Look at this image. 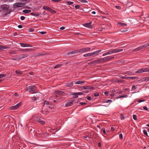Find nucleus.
Here are the masks:
<instances>
[{
	"mask_svg": "<svg viewBox=\"0 0 149 149\" xmlns=\"http://www.w3.org/2000/svg\"><path fill=\"white\" fill-rule=\"evenodd\" d=\"M26 4L25 3H16L13 5V6L14 8H17L22 7Z\"/></svg>",
	"mask_w": 149,
	"mask_h": 149,
	"instance_id": "4",
	"label": "nucleus"
},
{
	"mask_svg": "<svg viewBox=\"0 0 149 149\" xmlns=\"http://www.w3.org/2000/svg\"><path fill=\"white\" fill-rule=\"evenodd\" d=\"M119 139H122L123 138V134H120L119 135Z\"/></svg>",
	"mask_w": 149,
	"mask_h": 149,
	"instance_id": "51",
	"label": "nucleus"
},
{
	"mask_svg": "<svg viewBox=\"0 0 149 149\" xmlns=\"http://www.w3.org/2000/svg\"><path fill=\"white\" fill-rule=\"evenodd\" d=\"M114 58V56H111L104 57L103 58V59H104V62H105L110 61Z\"/></svg>",
	"mask_w": 149,
	"mask_h": 149,
	"instance_id": "10",
	"label": "nucleus"
},
{
	"mask_svg": "<svg viewBox=\"0 0 149 149\" xmlns=\"http://www.w3.org/2000/svg\"><path fill=\"white\" fill-rule=\"evenodd\" d=\"M115 7L117 9L119 10H120L121 9V7L119 6H116Z\"/></svg>",
	"mask_w": 149,
	"mask_h": 149,
	"instance_id": "57",
	"label": "nucleus"
},
{
	"mask_svg": "<svg viewBox=\"0 0 149 149\" xmlns=\"http://www.w3.org/2000/svg\"><path fill=\"white\" fill-rule=\"evenodd\" d=\"M19 50L23 52H29L34 51V50L33 49H20Z\"/></svg>",
	"mask_w": 149,
	"mask_h": 149,
	"instance_id": "11",
	"label": "nucleus"
},
{
	"mask_svg": "<svg viewBox=\"0 0 149 149\" xmlns=\"http://www.w3.org/2000/svg\"><path fill=\"white\" fill-rule=\"evenodd\" d=\"M81 106L84 105H86L87 104L86 103L81 102L79 103Z\"/></svg>",
	"mask_w": 149,
	"mask_h": 149,
	"instance_id": "54",
	"label": "nucleus"
},
{
	"mask_svg": "<svg viewBox=\"0 0 149 149\" xmlns=\"http://www.w3.org/2000/svg\"><path fill=\"white\" fill-rule=\"evenodd\" d=\"M73 86V82H71L66 84V86L68 87H71Z\"/></svg>",
	"mask_w": 149,
	"mask_h": 149,
	"instance_id": "22",
	"label": "nucleus"
},
{
	"mask_svg": "<svg viewBox=\"0 0 149 149\" xmlns=\"http://www.w3.org/2000/svg\"><path fill=\"white\" fill-rule=\"evenodd\" d=\"M29 31L31 32H33L34 31V29L33 28H30L29 29Z\"/></svg>",
	"mask_w": 149,
	"mask_h": 149,
	"instance_id": "60",
	"label": "nucleus"
},
{
	"mask_svg": "<svg viewBox=\"0 0 149 149\" xmlns=\"http://www.w3.org/2000/svg\"><path fill=\"white\" fill-rule=\"evenodd\" d=\"M136 86L135 85H133L132 87V89L133 90H134L136 89Z\"/></svg>",
	"mask_w": 149,
	"mask_h": 149,
	"instance_id": "62",
	"label": "nucleus"
},
{
	"mask_svg": "<svg viewBox=\"0 0 149 149\" xmlns=\"http://www.w3.org/2000/svg\"><path fill=\"white\" fill-rule=\"evenodd\" d=\"M73 54V51L68 52H67V54L68 55L71 54Z\"/></svg>",
	"mask_w": 149,
	"mask_h": 149,
	"instance_id": "59",
	"label": "nucleus"
},
{
	"mask_svg": "<svg viewBox=\"0 0 149 149\" xmlns=\"http://www.w3.org/2000/svg\"><path fill=\"white\" fill-rule=\"evenodd\" d=\"M74 7L76 9L81 8L80 6L79 5H76Z\"/></svg>",
	"mask_w": 149,
	"mask_h": 149,
	"instance_id": "42",
	"label": "nucleus"
},
{
	"mask_svg": "<svg viewBox=\"0 0 149 149\" xmlns=\"http://www.w3.org/2000/svg\"><path fill=\"white\" fill-rule=\"evenodd\" d=\"M31 11V10H30L25 9L22 10V12H24V13L26 14L30 13Z\"/></svg>",
	"mask_w": 149,
	"mask_h": 149,
	"instance_id": "25",
	"label": "nucleus"
},
{
	"mask_svg": "<svg viewBox=\"0 0 149 149\" xmlns=\"http://www.w3.org/2000/svg\"><path fill=\"white\" fill-rule=\"evenodd\" d=\"M145 72H149V68H143L136 71V73H141Z\"/></svg>",
	"mask_w": 149,
	"mask_h": 149,
	"instance_id": "3",
	"label": "nucleus"
},
{
	"mask_svg": "<svg viewBox=\"0 0 149 149\" xmlns=\"http://www.w3.org/2000/svg\"><path fill=\"white\" fill-rule=\"evenodd\" d=\"M84 93V92H79L78 93H73L71 92V93L70 95H74L73 96V98H77L78 97V96H77L78 95H82Z\"/></svg>",
	"mask_w": 149,
	"mask_h": 149,
	"instance_id": "6",
	"label": "nucleus"
},
{
	"mask_svg": "<svg viewBox=\"0 0 149 149\" xmlns=\"http://www.w3.org/2000/svg\"><path fill=\"white\" fill-rule=\"evenodd\" d=\"M31 98L33 99L32 100L33 102H34L36 101L37 100V98L36 97H35V96H33V97H31Z\"/></svg>",
	"mask_w": 149,
	"mask_h": 149,
	"instance_id": "43",
	"label": "nucleus"
},
{
	"mask_svg": "<svg viewBox=\"0 0 149 149\" xmlns=\"http://www.w3.org/2000/svg\"><path fill=\"white\" fill-rule=\"evenodd\" d=\"M41 14H42L41 13H36V14L35 16H39Z\"/></svg>",
	"mask_w": 149,
	"mask_h": 149,
	"instance_id": "61",
	"label": "nucleus"
},
{
	"mask_svg": "<svg viewBox=\"0 0 149 149\" xmlns=\"http://www.w3.org/2000/svg\"><path fill=\"white\" fill-rule=\"evenodd\" d=\"M86 98L89 101L91 100V97L88 96H87L86 97Z\"/></svg>",
	"mask_w": 149,
	"mask_h": 149,
	"instance_id": "56",
	"label": "nucleus"
},
{
	"mask_svg": "<svg viewBox=\"0 0 149 149\" xmlns=\"http://www.w3.org/2000/svg\"><path fill=\"white\" fill-rule=\"evenodd\" d=\"M25 19V17L23 16H22L20 17V19L21 20H23Z\"/></svg>",
	"mask_w": 149,
	"mask_h": 149,
	"instance_id": "63",
	"label": "nucleus"
},
{
	"mask_svg": "<svg viewBox=\"0 0 149 149\" xmlns=\"http://www.w3.org/2000/svg\"><path fill=\"white\" fill-rule=\"evenodd\" d=\"M91 49V48L86 47L81 48L79 49V53H83L89 51Z\"/></svg>",
	"mask_w": 149,
	"mask_h": 149,
	"instance_id": "7",
	"label": "nucleus"
},
{
	"mask_svg": "<svg viewBox=\"0 0 149 149\" xmlns=\"http://www.w3.org/2000/svg\"><path fill=\"white\" fill-rule=\"evenodd\" d=\"M101 131H102L103 133L104 134H106V132L105 130V129L104 128H103L101 130Z\"/></svg>",
	"mask_w": 149,
	"mask_h": 149,
	"instance_id": "45",
	"label": "nucleus"
},
{
	"mask_svg": "<svg viewBox=\"0 0 149 149\" xmlns=\"http://www.w3.org/2000/svg\"><path fill=\"white\" fill-rule=\"evenodd\" d=\"M27 90L31 93H36L38 91L37 87L32 86H29L28 87Z\"/></svg>",
	"mask_w": 149,
	"mask_h": 149,
	"instance_id": "2",
	"label": "nucleus"
},
{
	"mask_svg": "<svg viewBox=\"0 0 149 149\" xmlns=\"http://www.w3.org/2000/svg\"><path fill=\"white\" fill-rule=\"evenodd\" d=\"M29 56V55L28 54H21L20 56H18L17 57V59L19 61L21 60L22 59L27 57Z\"/></svg>",
	"mask_w": 149,
	"mask_h": 149,
	"instance_id": "5",
	"label": "nucleus"
},
{
	"mask_svg": "<svg viewBox=\"0 0 149 149\" xmlns=\"http://www.w3.org/2000/svg\"><path fill=\"white\" fill-rule=\"evenodd\" d=\"M15 72L16 74L20 75H22L23 74L21 72L18 70L15 71Z\"/></svg>",
	"mask_w": 149,
	"mask_h": 149,
	"instance_id": "33",
	"label": "nucleus"
},
{
	"mask_svg": "<svg viewBox=\"0 0 149 149\" xmlns=\"http://www.w3.org/2000/svg\"><path fill=\"white\" fill-rule=\"evenodd\" d=\"M6 76V74H0V78H1L3 77Z\"/></svg>",
	"mask_w": 149,
	"mask_h": 149,
	"instance_id": "49",
	"label": "nucleus"
},
{
	"mask_svg": "<svg viewBox=\"0 0 149 149\" xmlns=\"http://www.w3.org/2000/svg\"><path fill=\"white\" fill-rule=\"evenodd\" d=\"M17 106H16V105L15 106H11L10 107V109H12V110L17 109H18V108L17 107Z\"/></svg>",
	"mask_w": 149,
	"mask_h": 149,
	"instance_id": "26",
	"label": "nucleus"
},
{
	"mask_svg": "<svg viewBox=\"0 0 149 149\" xmlns=\"http://www.w3.org/2000/svg\"><path fill=\"white\" fill-rule=\"evenodd\" d=\"M143 133L145 135H146L147 136L149 137V135H148L146 130H143Z\"/></svg>",
	"mask_w": 149,
	"mask_h": 149,
	"instance_id": "41",
	"label": "nucleus"
},
{
	"mask_svg": "<svg viewBox=\"0 0 149 149\" xmlns=\"http://www.w3.org/2000/svg\"><path fill=\"white\" fill-rule=\"evenodd\" d=\"M45 54L43 53H38L36 54H35V56H42L44 55Z\"/></svg>",
	"mask_w": 149,
	"mask_h": 149,
	"instance_id": "40",
	"label": "nucleus"
},
{
	"mask_svg": "<svg viewBox=\"0 0 149 149\" xmlns=\"http://www.w3.org/2000/svg\"><path fill=\"white\" fill-rule=\"evenodd\" d=\"M22 104V102H20L18 103V104H16V105L17 106V107L18 108L20 107V106Z\"/></svg>",
	"mask_w": 149,
	"mask_h": 149,
	"instance_id": "46",
	"label": "nucleus"
},
{
	"mask_svg": "<svg viewBox=\"0 0 149 149\" xmlns=\"http://www.w3.org/2000/svg\"><path fill=\"white\" fill-rule=\"evenodd\" d=\"M34 96L35 97H36L37 99L39 97V95L38 93L37 94H36Z\"/></svg>",
	"mask_w": 149,
	"mask_h": 149,
	"instance_id": "58",
	"label": "nucleus"
},
{
	"mask_svg": "<svg viewBox=\"0 0 149 149\" xmlns=\"http://www.w3.org/2000/svg\"><path fill=\"white\" fill-rule=\"evenodd\" d=\"M74 101V100L70 99L68 100L66 103L65 104V106L68 107L72 105L73 104V102Z\"/></svg>",
	"mask_w": 149,
	"mask_h": 149,
	"instance_id": "9",
	"label": "nucleus"
},
{
	"mask_svg": "<svg viewBox=\"0 0 149 149\" xmlns=\"http://www.w3.org/2000/svg\"><path fill=\"white\" fill-rule=\"evenodd\" d=\"M133 118L134 120H137V117L136 115H133Z\"/></svg>",
	"mask_w": 149,
	"mask_h": 149,
	"instance_id": "47",
	"label": "nucleus"
},
{
	"mask_svg": "<svg viewBox=\"0 0 149 149\" xmlns=\"http://www.w3.org/2000/svg\"><path fill=\"white\" fill-rule=\"evenodd\" d=\"M49 102H48V101H47L46 100H45L44 102L43 106L44 107L45 105H49Z\"/></svg>",
	"mask_w": 149,
	"mask_h": 149,
	"instance_id": "29",
	"label": "nucleus"
},
{
	"mask_svg": "<svg viewBox=\"0 0 149 149\" xmlns=\"http://www.w3.org/2000/svg\"><path fill=\"white\" fill-rule=\"evenodd\" d=\"M120 117L121 118V119L122 120H123L125 118V117H124V115L122 114H120Z\"/></svg>",
	"mask_w": 149,
	"mask_h": 149,
	"instance_id": "48",
	"label": "nucleus"
},
{
	"mask_svg": "<svg viewBox=\"0 0 149 149\" xmlns=\"http://www.w3.org/2000/svg\"><path fill=\"white\" fill-rule=\"evenodd\" d=\"M96 64H98L100 63H103L104 62L103 58H100V59L95 60Z\"/></svg>",
	"mask_w": 149,
	"mask_h": 149,
	"instance_id": "15",
	"label": "nucleus"
},
{
	"mask_svg": "<svg viewBox=\"0 0 149 149\" xmlns=\"http://www.w3.org/2000/svg\"><path fill=\"white\" fill-rule=\"evenodd\" d=\"M62 65H63L62 64H58V65H56L54 67V69H56V68H59V67H61Z\"/></svg>",
	"mask_w": 149,
	"mask_h": 149,
	"instance_id": "36",
	"label": "nucleus"
},
{
	"mask_svg": "<svg viewBox=\"0 0 149 149\" xmlns=\"http://www.w3.org/2000/svg\"><path fill=\"white\" fill-rule=\"evenodd\" d=\"M36 121L42 125H44L45 124V122L40 119Z\"/></svg>",
	"mask_w": 149,
	"mask_h": 149,
	"instance_id": "16",
	"label": "nucleus"
},
{
	"mask_svg": "<svg viewBox=\"0 0 149 149\" xmlns=\"http://www.w3.org/2000/svg\"><path fill=\"white\" fill-rule=\"evenodd\" d=\"M7 47L6 46L0 45V50H2L3 49H6Z\"/></svg>",
	"mask_w": 149,
	"mask_h": 149,
	"instance_id": "30",
	"label": "nucleus"
},
{
	"mask_svg": "<svg viewBox=\"0 0 149 149\" xmlns=\"http://www.w3.org/2000/svg\"><path fill=\"white\" fill-rule=\"evenodd\" d=\"M101 51V50H98L96 51L95 52H92V53L93 56L94 55H97V54H98Z\"/></svg>",
	"mask_w": 149,
	"mask_h": 149,
	"instance_id": "27",
	"label": "nucleus"
},
{
	"mask_svg": "<svg viewBox=\"0 0 149 149\" xmlns=\"http://www.w3.org/2000/svg\"><path fill=\"white\" fill-rule=\"evenodd\" d=\"M96 64H96L95 60H93L89 63H88V65H90L92 64V65H93V66H95Z\"/></svg>",
	"mask_w": 149,
	"mask_h": 149,
	"instance_id": "17",
	"label": "nucleus"
},
{
	"mask_svg": "<svg viewBox=\"0 0 149 149\" xmlns=\"http://www.w3.org/2000/svg\"><path fill=\"white\" fill-rule=\"evenodd\" d=\"M138 81H146V77H143V78H141V79L138 80Z\"/></svg>",
	"mask_w": 149,
	"mask_h": 149,
	"instance_id": "44",
	"label": "nucleus"
},
{
	"mask_svg": "<svg viewBox=\"0 0 149 149\" xmlns=\"http://www.w3.org/2000/svg\"><path fill=\"white\" fill-rule=\"evenodd\" d=\"M48 11H49L50 13H56V12L55 10H53L50 7L49 8Z\"/></svg>",
	"mask_w": 149,
	"mask_h": 149,
	"instance_id": "23",
	"label": "nucleus"
},
{
	"mask_svg": "<svg viewBox=\"0 0 149 149\" xmlns=\"http://www.w3.org/2000/svg\"><path fill=\"white\" fill-rule=\"evenodd\" d=\"M55 93L58 95H63L64 92L63 91L56 90L55 91Z\"/></svg>",
	"mask_w": 149,
	"mask_h": 149,
	"instance_id": "20",
	"label": "nucleus"
},
{
	"mask_svg": "<svg viewBox=\"0 0 149 149\" xmlns=\"http://www.w3.org/2000/svg\"><path fill=\"white\" fill-rule=\"evenodd\" d=\"M9 53L10 54H17V52L13 50L12 51H10L9 52Z\"/></svg>",
	"mask_w": 149,
	"mask_h": 149,
	"instance_id": "28",
	"label": "nucleus"
},
{
	"mask_svg": "<svg viewBox=\"0 0 149 149\" xmlns=\"http://www.w3.org/2000/svg\"><path fill=\"white\" fill-rule=\"evenodd\" d=\"M138 79V77H128V79H131L132 80L135 79Z\"/></svg>",
	"mask_w": 149,
	"mask_h": 149,
	"instance_id": "35",
	"label": "nucleus"
},
{
	"mask_svg": "<svg viewBox=\"0 0 149 149\" xmlns=\"http://www.w3.org/2000/svg\"><path fill=\"white\" fill-rule=\"evenodd\" d=\"M114 53V51H113V49H112L111 50H110L104 54H103L102 56H106L107 55L111 54L113 53Z\"/></svg>",
	"mask_w": 149,
	"mask_h": 149,
	"instance_id": "14",
	"label": "nucleus"
},
{
	"mask_svg": "<svg viewBox=\"0 0 149 149\" xmlns=\"http://www.w3.org/2000/svg\"><path fill=\"white\" fill-rule=\"evenodd\" d=\"M20 45L22 47H32V45H30L29 44L20 43H19Z\"/></svg>",
	"mask_w": 149,
	"mask_h": 149,
	"instance_id": "13",
	"label": "nucleus"
},
{
	"mask_svg": "<svg viewBox=\"0 0 149 149\" xmlns=\"http://www.w3.org/2000/svg\"><path fill=\"white\" fill-rule=\"evenodd\" d=\"M9 6L7 4H4L1 5L0 8L5 13L4 14L5 16L7 15L12 12L11 9H9Z\"/></svg>",
	"mask_w": 149,
	"mask_h": 149,
	"instance_id": "1",
	"label": "nucleus"
},
{
	"mask_svg": "<svg viewBox=\"0 0 149 149\" xmlns=\"http://www.w3.org/2000/svg\"><path fill=\"white\" fill-rule=\"evenodd\" d=\"M79 88L81 90L83 89H94V87L90 86H80Z\"/></svg>",
	"mask_w": 149,
	"mask_h": 149,
	"instance_id": "8",
	"label": "nucleus"
},
{
	"mask_svg": "<svg viewBox=\"0 0 149 149\" xmlns=\"http://www.w3.org/2000/svg\"><path fill=\"white\" fill-rule=\"evenodd\" d=\"M123 50V49H113V51H114V53L120 52L122 51Z\"/></svg>",
	"mask_w": 149,
	"mask_h": 149,
	"instance_id": "18",
	"label": "nucleus"
},
{
	"mask_svg": "<svg viewBox=\"0 0 149 149\" xmlns=\"http://www.w3.org/2000/svg\"><path fill=\"white\" fill-rule=\"evenodd\" d=\"M104 94L106 96H108L109 94V92L106 91L104 93Z\"/></svg>",
	"mask_w": 149,
	"mask_h": 149,
	"instance_id": "64",
	"label": "nucleus"
},
{
	"mask_svg": "<svg viewBox=\"0 0 149 149\" xmlns=\"http://www.w3.org/2000/svg\"><path fill=\"white\" fill-rule=\"evenodd\" d=\"M148 46V43H147L145 45L141 46H140V47L141 48V49H144V48L147 47Z\"/></svg>",
	"mask_w": 149,
	"mask_h": 149,
	"instance_id": "21",
	"label": "nucleus"
},
{
	"mask_svg": "<svg viewBox=\"0 0 149 149\" xmlns=\"http://www.w3.org/2000/svg\"><path fill=\"white\" fill-rule=\"evenodd\" d=\"M128 96L127 95H119L118 97V98H124V97H127Z\"/></svg>",
	"mask_w": 149,
	"mask_h": 149,
	"instance_id": "37",
	"label": "nucleus"
},
{
	"mask_svg": "<svg viewBox=\"0 0 149 149\" xmlns=\"http://www.w3.org/2000/svg\"><path fill=\"white\" fill-rule=\"evenodd\" d=\"M49 7L47 6H42V9L48 11Z\"/></svg>",
	"mask_w": 149,
	"mask_h": 149,
	"instance_id": "32",
	"label": "nucleus"
},
{
	"mask_svg": "<svg viewBox=\"0 0 149 149\" xmlns=\"http://www.w3.org/2000/svg\"><path fill=\"white\" fill-rule=\"evenodd\" d=\"M67 3L68 5H70L73 3V2L70 1H68L67 2Z\"/></svg>",
	"mask_w": 149,
	"mask_h": 149,
	"instance_id": "50",
	"label": "nucleus"
},
{
	"mask_svg": "<svg viewBox=\"0 0 149 149\" xmlns=\"http://www.w3.org/2000/svg\"><path fill=\"white\" fill-rule=\"evenodd\" d=\"M74 82H75V84H82L86 82L85 81H74Z\"/></svg>",
	"mask_w": 149,
	"mask_h": 149,
	"instance_id": "19",
	"label": "nucleus"
},
{
	"mask_svg": "<svg viewBox=\"0 0 149 149\" xmlns=\"http://www.w3.org/2000/svg\"><path fill=\"white\" fill-rule=\"evenodd\" d=\"M92 56L93 55L92 53H87L83 55V56L84 57H89Z\"/></svg>",
	"mask_w": 149,
	"mask_h": 149,
	"instance_id": "24",
	"label": "nucleus"
},
{
	"mask_svg": "<svg viewBox=\"0 0 149 149\" xmlns=\"http://www.w3.org/2000/svg\"><path fill=\"white\" fill-rule=\"evenodd\" d=\"M92 22H89L87 23H86L83 24L84 26L87 27L89 28H92L93 27L92 26L91 24Z\"/></svg>",
	"mask_w": 149,
	"mask_h": 149,
	"instance_id": "12",
	"label": "nucleus"
},
{
	"mask_svg": "<svg viewBox=\"0 0 149 149\" xmlns=\"http://www.w3.org/2000/svg\"><path fill=\"white\" fill-rule=\"evenodd\" d=\"M145 101V100H139L138 101V102L139 103L141 102H144Z\"/></svg>",
	"mask_w": 149,
	"mask_h": 149,
	"instance_id": "55",
	"label": "nucleus"
},
{
	"mask_svg": "<svg viewBox=\"0 0 149 149\" xmlns=\"http://www.w3.org/2000/svg\"><path fill=\"white\" fill-rule=\"evenodd\" d=\"M94 95L96 97L98 96L99 95V93L98 92H96L94 93Z\"/></svg>",
	"mask_w": 149,
	"mask_h": 149,
	"instance_id": "52",
	"label": "nucleus"
},
{
	"mask_svg": "<svg viewBox=\"0 0 149 149\" xmlns=\"http://www.w3.org/2000/svg\"><path fill=\"white\" fill-rule=\"evenodd\" d=\"M73 52V54L79 53V49L74 50Z\"/></svg>",
	"mask_w": 149,
	"mask_h": 149,
	"instance_id": "38",
	"label": "nucleus"
},
{
	"mask_svg": "<svg viewBox=\"0 0 149 149\" xmlns=\"http://www.w3.org/2000/svg\"><path fill=\"white\" fill-rule=\"evenodd\" d=\"M141 50V48H140V47L139 46V47H138V48L134 49L132 51L133 52H136V51H139V50Z\"/></svg>",
	"mask_w": 149,
	"mask_h": 149,
	"instance_id": "39",
	"label": "nucleus"
},
{
	"mask_svg": "<svg viewBox=\"0 0 149 149\" xmlns=\"http://www.w3.org/2000/svg\"><path fill=\"white\" fill-rule=\"evenodd\" d=\"M118 24L120 26H127V24H126L123 23L122 22H119L118 23Z\"/></svg>",
	"mask_w": 149,
	"mask_h": 149,
	"instance_id": "31",
	"label": "nucleus"
},
{
	"mask_svg": "<svg viewBox=\"0 0 149 149\" xmlns=\"http://www.w3.org/2000/svg\"><path fill=\"white\" fill-rule=\"evenodd\" d=\"M83 10L85 11V12L86 13H88L91 11V10H90V8H85V9Z\"/></svg>",
	"mask_w": 149,
	"mask_h": 149,
	"instance_id": "34",
	"label": "nucleus"
},
{
	"mask_svg": "<svg viewBox=\"0 0 149 149\" xmlns=\"http://www.w3.org/2000/svg\"><path fill=\"white\" fill-rule=\"evenodd\" d=\"M121 78H122V79H128V77L122 76L121 77Z\"/></svg>",
	"mask_w": 149,
	"mask_h": 149,
	"instance_id": "53",
	"label": "nucleus"
}]
</instances>
